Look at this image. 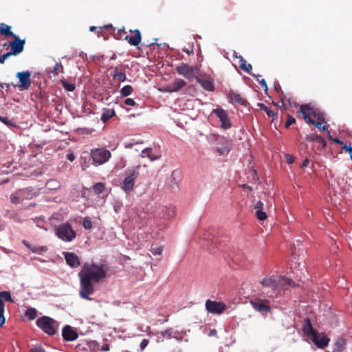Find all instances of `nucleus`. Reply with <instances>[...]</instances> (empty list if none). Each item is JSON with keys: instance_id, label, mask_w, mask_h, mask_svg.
<instances>
[{"instance_id": "obj_1", "label": "nucleus", "mask_w": 352, "mask_h": 352, "mask_svg": "<svg viewBox=\"0 0 352 352\" xmlns=\"http://www.w3.org/2000/svg\"><path fill=\"white\" fill-rule=\"evenodd\" d=\"M108 267L106 264L98 265L94 262H86L82 266L78 276L80 279L79 295L80 298L88 300L89 296L95 292L94 284L105 278L107 275Z\"/></svg>"}, {"instance_id": "obj_2", "label": "nucleus", "mask_w": 352, "mask_h": 352, "mask_svg": "<svg viewBox=\"0 0 352 352\" xmlns=\"http://www.w3.org/2000/svg\"><path fill=\"white\" fill-rule=\"evenodd\" d=\"M261 285L263 288L270 289L265 293V295L268 297H272L277 290L285 289L286 286H296L295 283L292 279L281 276H267L261 280Z\"/></svg>"}, {"instance_id": "obj_3", "label": "nucleus", "mask_w": 352, "mask_h": 352, "mask_svg": "<svg viewBox=\"0 0 352 352\" xmlns=\"http://www.w3.org/2000/svg\"><path fill=\"white\" fill-rule=\"evenodd\" d=\"M302 331L318 348L324 349L327 346L329 339L324 333H319L313 328L309 318H306L303 321Z\"/></svg>"}, {"instance_id": "obj_4", "label": "nucleus", "mask_w": 352, "mask_h": 352, "mask_svg": "<svg viewBox=\"0 0 352 352\" xmlns=\"http://www.w3.org/2000/svg\"><path fill=\"white\" fill-rule=\"evenodd\" d=\"M36 325L46 334L54 336L58 328V322L48 316H42L37 319Z\"/></svg>"}, {"instance_id": "obj_5", "label": "nucleus", "mask_w": 352, "mask_h": 352, "mask_svg": "<svg viewBox=\"0 0 352 352\" xmlns=\"http://www.w3.org/2000/svg\"><path fill=\"white\" fill-rule=\"evenodd\" d=\"M55 234L60 239L65 242H71L76 236V231L69 222L60 224L56 227Z\"/></svg>"}, {"instance_id": "obj_6", "label": "nucleus", "mask_w": 352, "mask_h": 352, "mask_svg": "<svg viewBox=\"0 0 352 352\" xmlns=\"http://www.w3.org/2000/svg\"><path fill=\"white\" fill-rule=\"evenodd\" d=\"M298 113L302 116L307 123L314 120L311 118H315L316 120H323L324 118L323 113L319 109L311 107L309 104H302L298 109Z\"/></svg>"}, {"instance_id": "obj_7", "label": "nucleus", "mask_w": 352, "mask_h": 352, "mask_svg": "<svg viewBox=\"0 0 352 352\" xmlns=\"http://www.w3.org/2000/svg\"><path fill=\"white\" fill-rule=\"evenodd\" d=\"M139 175L138 168L127 169L126 170V177L121 184V188L126 192H131L135 184V182Z\"/></svg>"}, {"instance_id": "obj_8", "label": "nucleus", "mask_w": 352, "mask_h": 352, "mask_svg": "<svg viewBox=\"0 0 352 352\" xmlns=\"http://www.w3.org/2000/svg\"><path fill=\"white\" fill-rule=\"evenodd\" d=\"M111 157V152L103 148L92 149L91 151V157L93 160V164L96 166L104 164Z\"/></svg>"}, {"instance_id": "obj_9", "label": "nucleus", "mask_w": 352, "mask_h": 352, "mask_svg": "<svg viewBox=\"0 0 352 352\" xmlns=\"http://www.w3.org/2000/svg\"><path fill=\"white\" fill-rule=\"evenodd\" d=\"M36 196V192L31 188L20 189L11 195L10 200L12 204H19L25 199H31Z\"/></svg>"}, {"instance_id": "obj_10", "label": "nucleus", "mask_w": 352, "mask_h": 352, "mask_svg": "<svg viewBox=\"0 0 352 352\" xmlns=\"http://www.w3.org/2000/svg\"><path fill=\"white\" fill-rule=\"evenodd\" d=\"M31 74L29 71L17 72L16 77L19 78V84L14 85V87H19L21 90H27L31 85Z\"/></svg>"}, {"instance_id": "obj_11", "label": "nucleus", "mask_w": 352, "mask_h": 352, "mask_svg": "<svg viewBox=\"0 0 352 352\" xmlns=\"http://www.w3.org/2000/svg\"><path fill=\"white\" fill-rule=\"evenodd\" d=\"M13 38L12 41H10L9 45L10 46L11 51L8 52L12 56L17 55L22 52L24 49V45L25 43V41L24 39L19 38L15 34V37H12Z\"/></svg>"}, {"instance_id": "obj_12", "label": "nucleus", "mask_w": 352, "mask_h": 352, "mask_svg": "<svg viewBox=\"0 0 352 352\" xmlns=\"http://www.w3.org/2000/svg\"><path fill=\"white\" fill-rule=\"evenodd\" d=\"M226 305L222 302L212 301L207 300L206 302V310L214 314H220L226 309Z\"/></svg>"}, {"instance_id": "obj_13", "label": "nucleus", "mask_w": 352, "mask_h": 352, "mask_svg": "<svg viewBox=\"0 0 352 352\" xmlns=\"http://www.w3.org/2000/svg\"><path fill=\"white\" fill-rule=\"evenodd\" d=\"M177 72L187 79L192 78L195 75V67L186 63H182L176 67Z\"/></svg>"}, {"instance_id": "obj_14", "label": "nucleus", "mask_w": 352, "mask_h": 352, "mask_svg": "<svg viewBox=\"0 0 352 352\" xmlns=\"http://www.w3.org/2000/svg\"><path fill=\"white\" fill-rule=\"evenodd\" d=\"M212 113L215 114L219 119L221 127L223 129H228L231 127V122L228 117L226 111L223 109H215L212 111Z\"/></svg>"}, {"instance_id": "obj_15", "label": "nucleus", "mask_w": 352, "mask_h": 352, "mask_svg": "<svg viewBox=\"0 0 352 352\" xmlns=\"http://www.w3.org/2000/svg\"><path fill=\"white\" fill-rule=\"evenodd\" d=\"M186 85V82L181 78H175L173 82L163 88V91L168 93L176 92Z\"/></svg>"}, {"instance_id": "obj_16", "label": "nucleus", "mask_w": 352, "mask_h": 352, "mask_svg": "<svg viewBox=\"0 0 352 352\" xmlns=\"http://www.w3.org/2000/svg\"><path fill=\"white\" fill-rule=\"evenodd\" d=\"M62 336L65 341L72 342L78 338V334L71 326L66 325L63 328Z\"/></svg>"}, {"instance_id": "obj_17", "label": "nucleus", "mask_w": 352, "mask_h": 352, "mask_svg": "<svg viewBox=\"0 0 352 352\" xmlns=\"http://www.w3.org/2000/svg\"><path fill=\"white\" fill-rule=\"evenodd\" d=\"M0 298H3L5 300L8 302H13L10 292L3 291L0 292ZM4 313V304L1 298H0V326H2L5 323V318L3 316Z\"/></svg>"}, {"instance_id": "obj_18", "label": "nucleus", "mask_w": 352, "mask_h": 352, "mask_svg": "<svg viewBox=\"0 0 352 352\" xmlns=\"http://www.w3.org/2000/svg\"><path fill=\"white\" fill-rule=\"evenodd\" d=\"M129 32L133 34L132 36L125 35L124 39L132 46H138L142 40L140 31L138 30H130Z\"/></svg>"}, {"instance_id": "obj_19", "label": "nucleus", "mask_w": 352, "mask_h": 352, "mask_svg": "<svg viewBox=\"0 0 352 352\" xmlns=\"http://www.w3.org/2000/svg\"><path fill=\"white\" fill-rule=\"evenodd\" d=\"M269 300H257L252 301L251 304L253 308L260 312H270L271 310L270 306L268 305Z\"/></svg>"}, {"instance_id": "obj_20", "label": "nucleus", "mask_w": 352, "mask_h": 352, "mask_svg": "<svg viewBox=\"0 0 352 352\" xmlns=\"http://www.w3.org/2000/svg\"><path fill=\"white\" fill-rule=\"evenodd\" d=\"M254 208L256 210V216L260 221H264L267 218V210L264 207V204L261 201H258L254 206Z\"/></svg>"}, {"instance_id": "obj_21", "label": "nucleus", "mask_w": 352, "mask_h": 352, "mask_svg": "<svg viewBox=\"0 0 352 352\" xmlns=\"http://www.w3.org/2000/svg\"><path fill=\"white\" fill-rule=\"evenodd\" d=\"M65 258L67 264L73 268L78 267L80 264L78 256L74 252H65Z\"/></svg>"}, {"instance_id": "obj_22", "label": "nucleus", "mask_w": 352, "mask_h": 352, "mask_svg": "<svg viewBox=\"0 0 352 352\" xmlns=\"http://www.w3.org/2000/svg\"><path fill=\"white\" fill-rule=\"evenodd\" d=\"M197 81L201 85V87L206 91H212L214 89V86L212 80L209 77H197Z\"/></svg>"}, {"instance_id": "obj_23", "label": "nucleus", "mask_w": 352, "mask_h": 352, "mask_svg": "<svg viewBox=\"0 0 352 352\" xmlns=\"http://www.w3.org/2000/svg\"><path fill=\"white\" fill-rule=\"evenodd\" d=\"M228 98L232 102L238 103L239 104L247 106L248 102L244 99L241 94L234 91H230L228 94Z\"/></svg>"}, {"instance_id": "obj_24", "label": "nucleus", "mask_w": 352, "mask_h": 352, "mask_svg": "<svg viewBox=\"0 0 352 352\" xmlns=\"http://www.w3.org/2000/svg\"><path fill=\"white\" fill-rule=\"evenodd\" d=\"M113 69L111 75L113 80H117L120 82H124L126 80L125 73L119 67H111Z\"/></svg>"}, {"instance_id": "obj_25", "label": "nucleus", "mask_w": 352, "mask_h": 352, "mask_svg": "<svg viewBox=\"0 0 352 352\" xmlns=\"http://www.w3.org/2000/svg\"><path fill=\"white\" fill-rule=\"evenodd\" d=\"M0 34L6 38L15 37V34L11 31V26L0 23Z\"/></svg>"}, {"instance_id": "obj_26", "label": "nucleus", "mask_w": 352, "mask_h": 352, "mask_svg": "<svg viewBox=\"0 0 352 352\" xmlns=\"http://www.w3.org/2000/svg\"><path fill=\"white\" fill-rule=\"evenodd\" d=\"M258 107L260 108L261 110L264 111L267 113L268 117L272 118H273L272 121H274L275 120L278 119V110H276V111H274L271 110L270 109H269L263 103H258Z\"/></svg>"}, {"instance_id": "obj_27", "label": "nucleus", "mask_w": 352, "mask_h": 352, "mask_svg": "<svg viewBox=\"0 0 352 352\" xmlns=\"http://www.w3.org/2000/svg\"><path fill=\"white\" fill-rule=\"evenodd\" d=\"M116 116V112L112 109L104 108L101 116V120L103 123H106L111 118Z\"/></svg>"}, {"instance_id": "obj_28", "label": "nucleus", "mask_w": 352, "mask_h": 352, "mask_svg": "<svg viewBox=\"0 0 352 352\" xmlns=\"http://www.w3.org/2000/svg\"><path fill=\"white\" fill-rule=\"evenodd\" d=\"M239 58V67L247 73H250V70L252 69V67L250 64H247L246 60L241 56H236Z\"/></svg>"}, {"instance_id": "obj_29", "label": "nucleus", "mask_w": 352, "mask_h": 352, "mask_svg": "<svg viewBox=\"0 0 352 352\" xmlns=\"http://www.w3.org/2000/svg\"><path fill=\"white\" fill-rule=\"evenodd\" d=\"M308 123L315 126L320 131H326V130H327V128H328V126L327 124L322 126L323 123H326L324 118H323V120H313L312 122H308Z\"/></svg>"}, {"instance_id": "obj_30", "label": "nucleus", "mask_w": 352, "mask_h": 352, "mask_svg": "<svg viewBox=\"0 0 352 352\" xmlns=\"http://www.w3.org/2000/svg\"><path fill=\"white\" fill-rule=\"evenodd\" d=\"M60 187V183L56 179H50L46 183V188L50 190L58 189Z\"/></svg>"}, {"instance_id": "obj_31", "label": "nucleus", "mask_w": 352, "mask_h": 352, "mask_svg": "<svg viewBox=\"0 0 352 352\" xmlns=\"http://www.w3.org/2000/svg\"><path fill=\"white\" fill-rule=\"evenodd\" d=\"M142 157H148L151 161L157 160L159 158L158 156H155L153 155L152 149L151 148H146L142 151L141 154Z\"/></svg>"}, {"instance_id": "obj_32", "label": "nucleus", "mask_w": 352, "mask_h": 352, "mask_svg": "<svg viewBox=\"0 0 352 352\" xmlns=\"http://www.w3.org/2000/svg\"><path fill=\"white\" fill-rule=\"evenodd\" d=\"M155 336L158 339H162L164 338L170 339L172 338V330L171 329H167L165 331H157L155 333Z\"/></svg>"}, {"instance_id": "obj_33", "label": "nucleus", "mask_w": 352, "mask_h": 352, "mask_svg": "<svg viewBox=\"0 0 352 352\" xmlns=\"http://www.w3.org/2000/svg\"><path fill=\"white\" fill-rule=\"evenodd\" d=\"M345 342L342 338H338L334 343V350L336 351H342L344 349Z\"/></svg>"}, {"instance_id": "obj_34", "label": "nucleus", "mask_w": 352, "mask_h": 352, "mask_svg": "<svg viewBox=\"0 0 352 352\" xmlns=\"http://www.w3.org/2000/svg\"><path fill=\"white\" fill-rule=\"evenodd\" d=\"M133 91V88L131 85H125L120 90V94L123 97H126L131 95Z\"/></svg>"}, {"instance_id": "obj_35", "label": "nucleus", "mask_w": 352, "mask_h": 352, "mask_svg": "<svg viewBox=\"0 0 352 352\" xmlns=\"http://www.w3.org/2000/svg\"><path fill=\"white\" fill-rule=\"evenodd\" d=\"M25 316L30 320H34L36 318L37 314L36 310L34 308H28L25 312Z\"/></svg>"}, {"instance_id": "obj_36", "label": "nucleus", "mask_w": 352, "mask_h": 352, "mask_svg": "<svg viewBox=\"0 0 352 352\" xmlns=\"http://www.w3.org/2000/svg\"><path fill=\"white\" fill-rule=\"evenodd\" d=\"M0 121L8 126H16V123L14 120L8 117L0 116Z\"/></svg>"}, {"instance_id": "obj_37", "label": "nucleus", "mask_w": 352, "mask_h": 352, "mask_svg": "<svg viewBox=\"0 0 352 352\" xmlns=\"http://www.w3.org/2000/svg\"><path fill=\"white\" fill-rule=\"evenodd\" d=\"M61 83L64 89L68 91H73L76 88L74 84L70 83L66 80H61Z\"/></svg>"}, {"instance_id": "obj_38", "label": "nucleus", "mask_w": 352, "mask_h": 352, "mask_svg": "<svg viewBox=\"0 0 352 352\" xmlns=\"http://www.w3.org/2000/svg\"><path fill=\"white\" fill-rule=\"evenodd\" d=\"M150 251L153 255H161L163 252V248L161 245H152Z\"/></svg>"}, {"instance_id": "obj_39", "label": "nucleus", "mask_w": 352, "mask_h": 352, "mask_svg": "<svg viewBox=\"0 0 352 352\" xmlns=\"http://www.w3.org/2000/svg\"><path fill=\"white\" fill-rule=\"evenodd\" d=\"M93 189L96 194H100L104 190V185L102 183H97L93 186Z\"/></svg>"}, {"instance_id": "obj_40", "label": "nucleus", "mask_w": 352, "mask_h": 352, "mask_svg": "<svg viewBox=\"0 0 352 352\" xmlns=\"http://www.w3.org/2000/svg\"><path fill=\"white\" fill-rule=\"evenodd\" d=\"M82 226L86 230H89L92 228V222L89 217H86L83 219Z\"/></svg>"}, {"instance_id": "obj_41", "label": "nucleus", "mask_w": 352, "mask_h": 352, "mask_svg": "<svg viewBox=\"0 0 352 352\" xmlns=\"http://www.w3.org/2000/svg\"><path fill=\"white\" fill-rule=\"evenodd\" d=\"M343 151H345L349 154L350 159L352 161V144L350 143L349 145H344V147H341V152Z\"/></svg>"}, {"instance_id": "obj_42", "label": "nucleus", "mask_w": 352, "mask_h": 352, "mask_svg": "<svg viewBox=\"0 0 352 352\" xmlns=\"http://www.w3.org/2000/svg\"><path fill=\"white\" fill-rule=\"evenodd\" d=\"M28 248L32 250V252L34 253H41V252H45L47 250V248L42 246V247H36V246H28Z\"/></svg>"}, {"instance_id": "obj_43", "label": "nucleus", "mask_w": 352, "mask_h": 352, "mask_svg": "<svg viewBox=\"0 0 352 352\" xmlns=\"http://www.w3.org/2000/svg\"><path fill=\"white\" fill-rule=\"evenodd\" d=\"M253 76L254 77V78L257 81L259 82V83L265 89V90H267V82H266L265 80H264V79L259 80V78L261 77V75L257 74V75H254Z\"/></svg>"}, {"instance_id": "obj_44", "label": "nucleus", "mask_w": 352, "mask_h": 352, "mask_svg": "<svg viewBox=\"0 0 352 352\" xmlns=\"http://www.w3.org/2000/svg\"><path fill=\"white\" fill-rule=\"evenodd\" d=\"M295 122H296V120L294 118H293L290 115H287V121L285 122V127L289 128L292 124H294Z\"/></svg>"}, {"instance_id": "obj_45", "label": "nucleus", "mask_w": 352, "mask_h": 352, "mask_svg": "<svg viewBox=\"0 0 352 352\" xmlns=\"http://www.w3.org/2000/svg\"><path fill=\"white\" fill-rule=\"evenodd\" d=\"M126 34V32L125 31V29L123 28L118 30V33L115 36V37L117 39H120L122 37V36L125 35Z\"/></svg>"}, {"instance_id": "obj_46", "label": "nucleus", "mask_w": 352, "mask_h": 352, "mask_svg": "<svg viewBox=\"0 0 352 352\" xmlns=\"http://www.w3.org/2000/svg\"><path fill=\"white\" fill-rule=\"evenodd\" d=\"M316 142L318 143L319 145L321 146V147L322 148H324L327 146L326 140L321 136H320V138H318V140Z\"/></svg>"}, {"instance_id": "obj_47", "label": "nucleus", "mask_w": 352, "mask_h": 352, "mask_svg": "<svg viewBox=\"0 0 352 352\" xmlns=\"http://www.w3.org/2000/svg\"><path fill=\"white\" fill-rule=\"evenodd\" d=\"M319 138H320V135L312 134V135H308L307 138V140L308 141L317 142Z\"/></svg>"}, {"instance_id": "obj_48", "label": "nucleus", "mask_w": 352, "mask_h": 352, "mask_svg": "<svg viewBox=\"0 0 352 352\" xmlns=\"http://www.w3.org/2000/svg\"><path fill=\"white\" fill-rule=\"evenodd\" d=\"M124 103H125V104H126L128 106H131V107H134L136 104L135 100L132 98H126L124 101Z\"/></svg>"}, {"instance_id": "obj_49", "label": "nucleus", "mask_w": 352, "mask_h": 352, "mask_svg": "<svg viewBox=\"0 0 352 352\" xmlns=\"http://www.w3.org/2000/svg\"><path fill=\"white\" fill-rule=\"evenodd\" d=\"M59 67H62L63 68V65H61V63H56V65H55V67H54V69L52 71V73H53V74L54 76L58 75V70Z\"/></svg>"}, {"instance_id": "obj_50", "label": "nucleus", "mask_w": 352, "mask_h": 352, "mask_svg": "<svg viewBox=\"0 0 352 352\" xmlns=\"http://www.w3.org/2000/svg\"><path fill=\"white\" fill-rule=\"evenodd\" d=\"M217 150L221 155H223L225 153H228L229 152V151H230L229 148L228 147H226V146L217 148Z\"/></svg>"}, {"instance_id": "obj_51", "label": "nucleus", "mask_w": 352, "mask_h": 352, "mask_svg": "<svg viewBox=\"0 0 352 352\" xmlns=\"http://www.w3.org/2000/svg\"><path fill=\"white\" fill-rule=\"evenodd\" d=\"M148 343H149V340L148 339L142 340L141 343H140V345L141 349L144 350L147 346Z\"/></svg>"}, {"instance_id": "obj_52", "label": "nucleus", "mask_w": 352, "mask_h": 352, "mask_svg": "<svg viewBox=\"0 0 352 352\" xmlns=\"http://www.w3.org/2000/svg\"><path fill=\"white\" fill-rule=\"evenodd\" d=\"M10 56H12V55L9 52H7V53L4 54L3 55L1 56H0V63L3 64L5 62V60Z\"/></svg>"}, {"instance_id": "obj_53", "label": "nucleus", "mask_w": 352, "mask_h": 352, "mask_svg": "<svg viewBox=\"0 0 352 352\" xmlns=\"http://www.w3.org/2000/svg\"><path fill=\"white\" fill-rule=\"evenodd\" d=\"M67 159L70 162H73L75 160V155L72 151H70L67 154Z\"/></svg>"}, {"instance_id": "obj_54", "label": "nucleus", "mask_w": 352, "mask_h": 352, "mask_svg": "<svg viewBox=\"0 0 352 352\" xmlns=\"http://www.w3.org/2000/svg\"><path fill=\"white\" fill-rule=\"evenodd\" d=\"M15 85L13 82H11V83H6V82H3V83H1L0 84V87L1 88H4L5 87H10L11 86H13Z\"/></svg>"}, {"instance_id": "obj_55", "label": "nucleus", "mask_w": 352, "mask_h": 352, "mask_svg": "<svg viewBox=\"0 0 352 352\" xmlns=\"http://www.w3.org/2000/svg\"><path fill=\"white\" fill-rule=\"evenodd\" d=\"M286 159L289 164H292L294 162V157L289 154L286 155Z\"/></svg>"}, {"instance_id": "obj_56", "label": "nucleus", "mask_w": 352, "mask_h": 352, "mask_svg": "<svg viewBox=\"0 0 352 352\" xmlns=\"http://www.w3.org/2000/svg\"><path fill=\"white\" fill-rule=\"evenodd\" d=\"M175 180V179H173ZM178 189V185L175 181H173V185L171 186V191H176Z\"/></svg>"}, {"instance_id": "obj_57", "label": "nucleus", "mask_w": 352, "mask_h": 352, "mask_svg": "<svg viewBox=\"0 0 352 352\" xmlns=\"http://www.w3.org/2000/svg\"><path fill=\"white\" fill-rule=\"evenodd\" d=\"M109 345L108 344H105L104 345L102 346L101 347V351H109Z\"/></svg>"}, {"instance_id": "obj_58", "label": "nucleus", "mask_w": 352, "mask_h": 352, "mask_svg": "<svg viewBox=\"0 0 352 352\" xmlns=\"http://www.w3.org/2000/svg\"><path fill=\"white\" fill-rule=\"evenodd\" d=\"M328 136H329V138L331 140H332L333 142H336V143H338H338H339V142L340 141V140L339 138H331V135H330V132H329V131H328Z\"/></svg>"}, {"instance_id": "obj_59", "label": "nucleus", "mask_w": 352, "mask_h": 352, "mask_svg": "<svg viewBox=\"0 0 352 352\" xmlns=\"http://www.w3.org/2000/svg\"><path fill=\"white\" fill-rule=\"evenodd\" d=\"M309 163V160L307 158H306L302 161L301 166L307 167L308 166Z\"/></svg>"}, {"instance_id": "obj_60", "label": "nucleus", "mask_w": 352, "mask_h": 352, "mask_svg": "<svg viewBox=\"0 0 352 352\" xmlns=\"http://www.w3.org/2000/svg\"><path fill=\"white\" fill-rule=\"evenodd\" d=\"M142 142H134V143L127 144L126 145V148H131L134 144H142Z\"/></svg>"}, {"instance_id": "obj_61", "label": "nucleus", "mask_w": 352, "mask_h": 352, "mask_svg": "<svg viewBox=\"0 0 352 352\" xmlns=\"http://www.w3.org/2000/svg\"><path fill=\"white\" fill-rule=\"evenodd\" d=\"M35 96L37 98L42 100L44 98V94L40 91L38 94H35Z\"/></svg>"}, {"instance_id": "obj_62", "label": "nucleus", "mask_w": 352, "mask_h": 352, "mask_svg": "<svg viewBox=\"0 0 352 352\" xmlns=\"http://www.w3.org/2000/svg\"><path fill=\"white\" fill-rule=\"evenodd\" d=\"M102 28H103L104 30L112 29L113 25L111 24H108V25H104Z\"/></svg>"}, {"instance_id": "obj_63", "label": "nucleus", "mask_w": 352, "mask_h": 352, "mask_svg": "<svg viewBox=\"0 0 352 352\" xmlns=\"http://www.w3.org/2000/svg\"><path fill=\"white\" fill-rule=\"evenodd\" d=\"M184 51L186 52L188 54H192L193 53V47H191L190 50H184Z\"/></svg>"}, {"instance_id": "obj_64", "label": "nucleus", "mask_w": 352, "mask_h": 352, "mask_svg": "<svg viewBox=\"0 0 352 352\" xmlns=\"http://www.w3.org/2000/svg\"><path fill=\"white\" fill-rule=\"evenodd\" d=\"M243 188H245V189H248L249 190H252V187L248 186V185H247V184H243Z\"/></svg>"}]
</instances>
